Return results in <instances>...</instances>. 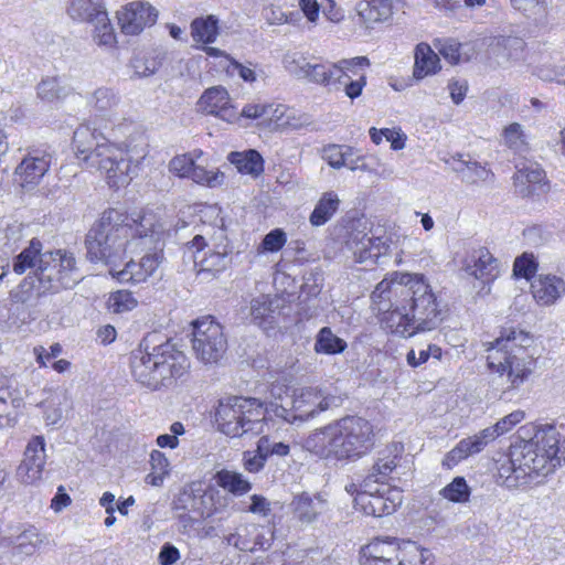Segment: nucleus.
Segmentation results:
<instances>
[{
    "label": "nucleus",
    "instance_id": "f257e3e1",
    "mask_svg": "<svg viewBox=\"0 0 565 565\" xmlns=\"http://www.w3.org/2000/svg\"><path fill=\"white\" fill-rule=\"evenodd\" d=\"M164 226L152 213L106 210L86 235L87 258L104 263L119 282H143L163 260Z\"/></svg>",
    "mask_w": 565,
    "mask_h": 565
},
{
    "label": "nucleus",
    "instance_id": "f03ea898",
    "mask_svg": "<svg viewBox=\"0 0 565 565\" xmlns=\"http://www.w3.org/2000/svg\"><path fill=\"white\" fill-rule=\"evenodd\" d=\"M404 287L395 291L402 296L397 310L386 318V329L404 338L435 330L443 321V310L430 285L423 275H398Z\"/></svg>",
    "mask_w": 565,
    "mask_h": 565
},
{
    "label": "nucleus",
    "instance_id": "7ed1b4c3",
    "mask_svg": "<svg viewBox=\"0 0 565 565\" xmlns=\"http://www.w3.org/2000/svg\"><path fill=\"white\" fill-rule=\"evenodd\" d=\"M565 460L559 448V433L554 426L539 428L529 440L514 443L510 448L509 466L500 468L508 487L526 484L534 476H547Z\"/></svg>",
    "mask_w": 565,
    "mask_h": 565
},
{
    "label": "nucleus",
    "instance_id": "20e7f679",
    "mask_svg": "<svg viewBox=\"0 0 565 565\" xmlns=\"http://www.w3.org/2000/svg\"><path fill=\"white\" fill-rule=\"evenodd\" d=\"M375 444L374 427L367 419L345 416L310 434L303 447L321 459L351 460L366 455Z\"/></svg>",
    "mask_w": 565,
    "mask_h": 565
},
{
    "label": "nucleus",
    "instance_id": "39448f33",
    "mask_svg": "<svg viewBox=\"0 0 565 565\" xmlns=\"http://www.w3.org/2000/svg\"><path fill=\"white\" fill-rule=\"evenodd\" d=\"M81 275L74 254L66 249L44 252L34 275H29L14 291L13 298L19 302H28L33 292L36 297L56 294L76 286Z\"/></svg>",
    "mask_w": 565,
    "mask_h": 565
},
{
    "label": "nucleus",
    "instance_id": "423d86ee",
    "mask_svg": "<svg viewBox=\"0 0 565 565\" xmlns=\"http://www.w3.org/2000/svg\"><path fill=\"white\" fill-rule=\"evenodd\" d=\"M533 342L530 332L503 328L500 337L488 343V366L500 375L507 373L510 387H519L534 366L533 354L529 352Z\"/></svg>",
    "mask_w": 565,
    "mask_h": 565
},
{
    "label": "nucleus",
    "instance_id": "0eeeda50",
    "mask_svg": "<svg viewBox=\"0 0 565 565\" xmlns=\"http://www.w3.org/2000/svg\"><path fill=\"white\" fill-rule=\"evenodd\" d=\"M75 156L86 168H93L106 175L110 188L124 186L127 181L128 163L118 161L120 152L103 132L90 124L79 125L73 134Z\"/></svg>",
    "mask_w": 565,
    "mask_h": 565
},
{
    "label": "nucleus",
    "instance_id": "6e6552de",
    "mask_svg": "<svg viewBox=\"0 0 565 565\" xmlns=\"http://www.w3.org/2000/svg\"><path fill=\"white\" fill-rule=\"evenodd\" d=\"M215 423L227 437H254L264 431L265 411L256 398L230 396L218 402Z\"/></svg>",
    "mask_w": 565,
    "mask_h": 565
},
{
    "label": "nucleus",
    "instance_id": "1a4fd4ad",
    "mask_svg": "<svg viewBox=\"0 0 565 565\" xmlns=\"http://www.w3.org/2000/svg\"><path fill=\"white\" fill-rule=\"evenodd\" d=\"M331 398L318 387L296 390L287 404L275 403L273 414L288 424H302L330 407Z\"/></svg>",
    "mask_w": 565,
    "mask_h": 565
},
{
    "label": "nucleus",
    "instance_id": "9d476101",
    "mask_svg": "<svg viewBox=\"0 0 565 565\" xmlns=\"http://www.w3.org/2000/svg\"><path fill=\"white\" fill-rule=\"evenodd\" d=\"M362 556L390 558L396 565H434L433 554L412 541L394 537H376L361 548Z\"/></svg>",
    "mask_w": 565,
    "mask_h": 565
},
{
    "label": "nucleus",
    "instance_id": "9b49d317",
    "mask_svg": "<svg viewBox=\"0 0 565 565\" xmlns=\"http://www.w3.org/2000/svg\"><path fill=\"white\" fill-rule=\"evenodd\" d=\"M525 417L523 411H514L501 418L495 425L482 429L480 433L460 440L444 458L443 466L451 469L461 460L479 454L484 447L497 437L510 431Z\"/></svg>",
    "mask_w": 565,
    "mask_h": 565
},
{
    "label": "nucleus",
    "instance_id": "f8f14e48",
    "mask_svg": "<svg viewBox=\"0 0 565 565\" xmlns=\"http://www.w3.org/2000/svg\"><path fill=\"white\" fill-rule=\"evenodd\" d=\"M192 350L195 358L204 364H215L227 350V339L222 326L211 316L192 322Z\"/></svg>",
    "mask_w": 565,
    "mask_h": 565
},
{
    "label": "nucleus",
    "instance_id": "ddd939ff",
    "mask_svg": "<svg viewBox=\"0 0 565 565\" xmlns=\"http://www.w3.org/2000/svg\"><path fill=\"white\" fill-rule=\"evenodd\" d=\"M354 507L366 515L381 518L392 514L403 501L402 492L388 484H373L365 487L361 483V491L354 498Z\"/></svg>",
    "mask_w": 565,
    "mask_h": 565
},
{
    "label": "nucleus",
    "instance_id": "4468645a",
    "mask_svg": "<svg viewBox=\"0 0 565 565\" xmlns=\"http://www.w3.org/2000/svg\"><path fill=\"white\" fill-rule=\"evenodd\" d=\"M52 153L47 148L31 147L14 170V182L24 189L35 188L50 170Z\"/></svg>",
    "mask_w": 565,
    "mask_h": 565
},
{
    "label": "nucleus",
    "instance_id": "2eb2a0df",
    "mask_svg": "<svg viewBox=\"0 0 565 565\" xmlns=\"http://www.w3.org/2000/svg\"><path fill=\"white\" fill-rule=\"evenodd\" d=\"M227 256L228 246L226 244L211 248L202 235H195L184 248V257L193 260L199 273L223 270L227 264Z\"/></svg>",
    "mask_w": 565,
    "mask_h": 565
},
{
    "label": "nucleus",
    "instance_id": "dca6fc26",
    "mask_svg": "<svg viewBox=\"0 0 565 565\" xmlns=\"http://www.w3.org/2000/svg\"><path fill=\"white\" fill-rule=\"evenodd\" d=\"M158 361L159 388L171 386L175 380L186 374L190 363L186 355L170 342L153 347Z\"/></svg>",
    "mask_w": 565,
    "mask_h": 565
},
{
    "label": "nucleus",
    "instance_id": "f3484780",
    "mask_svg": "<svg viewBox=\"0 0 565 565\" xmlns=\"http://www.w3.org/2000/svg\"><path fill=\"white\" fill-rule=\"evenodd\" d=\"M46 443L43 436H33L26 444L23 459L17 468V478L24 484H35L42 480L46 465Z\"/></svg>",
    "mask_w": 565,
    "mask_h": 565
},
{
    "label": "nucleus",
    "instance_id": "a211bd4d",
    "mask_svg": "<svg viewBox=\"0 0 565 565\" xmlns=\"http://www.w3.org/2000/svg\"><path fill=\"white\" fill-rule=\"evenodd\" d=\"M158 11L150 3L132 1L127 3L117 12L118 23L121 32L126 35H137L145 28L156 23Z\"/></svg>",
    "mask_w": 565,
    "mask_h": 565
},
{
    "label": "nucleus",
    "instance_id": "6ab92c4d",
    "mask_svg": "<svg viewBox=\"0 0 565 565\" xmlns=\"http://www.w3.org/2000/svg\"><path fill=\"white\" fill-rule=\"evenodd\" d=\"M406 273H393L390 278H384L380 281L371 295L372 309L376 315H384L382 321L386 324V318L390 313H394L397 310V302L402 296L395 292L401 287H404V279L397 277L398 275H405Z\"/></svg>",
    "mask_w": 565,
    "mask_h": 565
},
{
    "label": "nucleus",
    "instance_id": "aec40b11",
    "mask_svg": "<svg viewBox=\"0 0 565 565\" xmlns=\"http://www.w3.org/2000/svg\"><path fill=\"white\" fill-rule=\"evenodd\" d=\"M523 50L524 42L520 38H493L487 49L488 62L493 67L509 68L521 58Z\"/></svg>",
    "mask_w": 565,
    "mask_h": 565
},
{
    "label": "nucleus",
    "instance_id": "412c9836",
    "mask_svg": "<svg viewBox=\"0 0 565 565\" xmlns=\"http://www.w3.org/2000/svg\"><path fill=\"white\" fill-rule=\"evenodd\" d=\"M198 106L203 113L214 115L227 122L238 119V113L231 105L228 93L222 86L206 89L200 97Z\"/></svg>",
    "mask_w": 565,
    "mask_h": 565
},
{
    "label": "nucleus",
    "instance_id": "4be33fe9",
    "mask_svg": "<svg viewBox=\"0 0 565 565\" xmlns=\"http://www.w3.org/2000/svg\"><path fill=\"white\" fill-rule=\"evenodd\" d=\"M131 374L136 382L150 390H159L158 361L154 351L148 352L141 348L130 356Z\"/></svg>",
    "mask_w": 565,
    "mask_h": 565
},
{
    "label": "nucleus",
    "instance_id": "5701e85b",
    "mask_svg": "<svg viewBox=\"0 0 565 565\" xmlns=\"http://www.w3.org/2000/svg\"><path fill=\"white\" fill-rule=\"evenodd\" d=\"M463 270L484 282L493 281L500 273L498 259L484 247L468 254L463 262Z\"/></svg>",
    "mask_w": 565,
    "mask_h": 565
},
{
    "label": "nucleus",
    "instance_id": "b1692460",
    "mask_svg": "<svg viewBox=\"0 0 565 565\" xmlns=\"http://www.w3.org/2000/svg\"><path fill=\"white\" fill-rule=\"evenodd\" d=\"M403 449L401 444L393 443L381 450L370 472L362 481L365 482V487L370 488L371 483L379 486L386 484L385 481L396 468Z\"/></svg>",
    "mask_w": 565,
    "mask_h": 565
},
{
    "label": "nucleus",
    "instance_id": "393cba45",
    "mask_svg": "<svg viewBox=\"0 0 565 565\" xmlns=\"http://www.w3.org/2000/svg\"><path fill=\"white\" fill-rule=\"evenodd\" d=\"M120 152L118 161L128 163V175L124 186L129 184L136 175V170L148 153V141L143 132L136 131L124 141L122 147L117 146Z\"/></svg>",
    "mask_w": 565,
    "mask_h": 565
},
{
    "label": "nucleus",
    "instance_id": "a878e982",
    "mask_svg": "<svg viewBox=\"0 0 565 565\" xmlns=\"http://www.w3.org/2000/svg\"><path fill=\"white\" fill-rule=\"evenodd\" d=\"M534 299L541 306H552L565 295V281L555 275H540L531 282Z\"/></svg>",
    "mask_w": 565,
    "mask_h": 565
},
{
    "label": "nucleus",
    "instance_id": "bb28decb",
    "mask_svg": "<svg viewBox=\"0 0 565 565\" xmlns=\"http://www.w3.org/2000/svg\"><path fill=\"white\" fill-rule=\"evenodd\" d=\"M404 0H370L358 4L361 22L371 28L373 23L388 21Z\"/></svg>",
    "mask_w": 565,
    "mask_h": 565
},
{
    "label": "nucleus",
    "instance_id": "cd10ccee",
    "mask_svg": "<svg viewBox=\"0 0 565 565\" xmlns=\"http://www.w3.org/2000/svg\"><path fill=\"white\" fill-rule=\"evenodd\" d=\"M9 533H13V550L18 554L32 555L36 548L44 542V536L33 525L24 526H8Z\"/></svg>",
    "mask_w": 565,
    "mask_h": 565
},
{
    "label": "nucleus",
    "instance_id": "c85d7f7f",
    "mask_svg": "<svg viewBox=\"0 0 565 565\" xmlns=\"http://www.w3.org/2000/svg\"><path fill=\"white\" fill-rule=\"evenodd\" d=\"M104 0H70L66 12L68 17L78 22H94L105 13Z\"/></svg>",
    "mask_w": 565,
    "mask_h": 565
},
{
    "label": "nucleus",
    "instance_id": "c756f323",
    "mask_svg": "<svg viewBox=\"0 0 565 565\" xmlns=\"http://www.w3.org/2000/svg\"><path fill=\"white\" fill-rule=\"evenodd\" d=\"M227 160L239 173L257 178L264 172V159L257 150L233 151L228 153Z\"/></svg>",
    "mask_w": 565,
    "mask_h": 565
},
{
    "label": "nucleus",
    "instance_id": "7c9ffc66",
    "mask_svg": "<svg viewBox=\"0 0 565 565\" xmlns=\"http://www.w3.org/2000/svg\"><path fill=\"white\" fill-rule=\"evenodd\" d=\"M440 70L439 57L426 43H419L415 50V64L413 75L423 79Z\"/></svg>",
    "mask_w": 565,
    "mask_h": 565
},
{
    "label": "nucleus",
    "instance_id": "2f4dec72",
    "mask_svg": "<svg viewBox=\"0 0 565 565\" xmlns=\"http://www.w3.org/2000/svg\"><path fill=\"white\" fill-rule=\"evenodd\" d=\"M302 65L303 66L300 70H297L300 78H308L316 84L331 86L333 84V79L337 76H341L340 67L333 66V64L324 65L302 63Z\"/></svg>",
    "mask_w": 565,
    "mask_h": 565
},
{
    "label": "nucleus",
    "instance_id": "473e14b6",
    "mask_svg": "<svg viewBox=\"0 0 565 565\" xmlns=\"http://www.w3.org/2000/svg\"><path fill=\"white\" fill-rule=\"evenodd\" d=\"M42 243L33 238L29 246L17 255L12 263V269L15 274L22 275L28 269H33V274L42 259Z\"/></svg>",
    "mask_w": 565,
    "mask_h": 565
},
{
    "label": "nucleus",
    "instance_id": "72a5a7b5",
    "mask_svg": "<svg viewBox=\"0 0 565 565\" xmlns=\"http://www.w3.org/2000/svg\"><path fill=\"white\" fill-rule=\"evenodd\" d=\"M190 28L192 39L199 43L210 44L218 36V19L213 14L194 19Z\"/></svg>",
    "mask_w": 565,
    "mask_h": 565
},
{
    "label": "nucleus",
    "instance_id": "f704fd0d",
    "mask_svg": "<svg viewBox=\"0 0 565 565\" xmlns=\"http://www.w3.org/2000/svg\"><path fill=\"white\" fill-rule=\"evenodd\" d=\"M249 313L252 322L264 330L271 329L275 324L273 302L268 296H259L250 301Z\"/></svg>",
    "mask_w": 565,
    "mask_h": 565
},
{
    "label": "nucleus",
    "instance_id": "c9c22d12",
    "mask_svg": "<svg viewBox=\"0 0 565 565\" xmlns=\"http://www.w3.org/2000/svg\"><path fill=\"white\" fill-rule=\"evenodd\" d=\"M218 487L227 492L241 497L252 489V483L239 472L222 469L214 477Z\"/></svg>",
    "mask_w": 565,
    "mask_h": 565
},
{
    "label": "nucleus",
    "instance_id": "e433bc0d",
    "mask_svg": "<svg viewBox=\"0 0 565 565\" xmlns=\"http://www.w3.org/2000/svg\"><path fill=\"white\" fill-rule=\"evenodd\" d=\"M71 93L72 87L64 77H46L38 85L39 97L47 102L63 99Z\"/></svg>",
    "mask_w": 565,
    "mask_h": 565
},
{
    "label": "nucleus",
    "instance_id": "4c0bfd02",
    "mask_svg": "<svg viewBox=\"0 0 565 565\" xmlns=\"http://www.w3.org/2000/svg\"><path fill=\"white\" fill-rule=\"evenodd\" d=\"M338 195L333 192H327L318 201L312 211L309 221L313 226L324 225L337 212L339 207Z\"/></svg>",
    "mask_w": 565,
    "mask_h": 565
},
{
    "label": "nucleus",
    "instance_id": "58836bf2",
    "mask_svg": "<svg viewBox=\"0 0 565 565\" xmlns=\"http://www.w3.org/2000/svg\"><path fill=\"white\" fill-rule=\"evenodd\" d=\"M93 40L94 42L105 50H113L116 47L117 38L114 26L110 23L107 11L99 15L94 22Z\"/></svg>",
    "mask_w": 565,
    "mask_h": 565
},
{
    "label": "nucleus",
    "instance_id": "ea45409f",
    "mask_svg": "<svg viewBox=\"0 0 565 565\" xmlns=\"http://www.w3.org/2000/svg\"><path fill=\"white\" fill-rule=\"evenodd\" d=\"M347 349V342L337 337L329 327L320 329L316 337L315 351L323 354H339Z\"/></svg>",
    "mask_w": 565,
    "mask_h": 565
},
{
    "label": "nucleus",
    "instance_id": "a19ab883",
    "mask_svg": "<svg viewBox=\"0 0 565 565\" xmlns=\"http://www.w3.org/2000/svg\"><path fill=\"white\" fill-rule=\"evenodd\" d=\"M295 514L303 523H311L324 508L323 501L319 498H310L302 494L294 500Z\"/></svg>",
    "mask_w": 565,
    "mask_h": 565
},
{
    "label": "nucleus",
    "instance_id": "79ce46f5",
    "mask_svg": "<svg viewBox=\"0 0 565 565\" xmlns=\"http://www.w3.org/2000/svg\"><path fill=\"white\" fill-rule=\"evenodd\" d=\"M164 54L153 51L145 55H137L131 60V66L136 75L148 77L153 75L162 65Z\"/></svg>",
    "mask_w": 565,
    "mask_h": 565
},
{
    "label": "nucleus",
    "instance_id": "37998d69",
    "mask_svg": "<svg viewBox=\"0 0 565 565\" xmlns=\"http://www.w3.org/2000/svg\"><path fill=\"white\" fill-rule=\"evenodd\" d=\"M545 171L539 164H530L519 168L514 174L515 183L527 184V192H533L537 185L545 181Z\"/></svg>",
    "mask_w": 565,
    "mask_h": 565
},
{
    "label": "nucleus",
    "instance_id": "c03bdc74",
    "mask_svg": "<svg viewBox=\"0 0 565 565\" xmlns=\"http://www.w3.org/2000/svg\"><path fill=\"white\" fill-rule=\"evenodd\" d=\"M439 494L450 502L466 503L470 498V487L463 477H456L439 491Z\"/></svg>",
    "mask_w": 565,
    "mask_h": 565
},
{
    "label": "nucleus",
    "instance_id": "a18cd8bd",
    "mask_svg": "<svg viewBox=\"0 0 565 565\" xmlns=\"http://www.w3.org/2000/svg\"><path fill=\"white\" fill-rule=\"evenodd\" d=\"M120 97L109 87L97 88L92 97L90 104L100 113H107L118 106Z\"/></svg>",
    "mask_w": 565,
    "mask_h": 565
},
{
    "label": "nucleus",
    "instance_id": "49530a36",
    "mask_svg": "<svg viewBox=\"0 0 565 565\" xmlns=\"http://www.w3.org/2000/svg\"><path fill=\"white\" fill-rule=\"evenodd\" d=\"M370 62L367 57L365 56H358L351 60H342L337 64H333V66L340 67L341 70V76H337L333 79V84L331 86H334L335 88H339V86H343L345 88V83H350V81H353L352 77L349 75V72H353V67L355 66H369Z\"/></svg>",
    "mask_w": 565,
    "mask_h": 565
},
{
    "label": "nucleus",
    "instance_id": "de8ad7c7",
    "mask_svg": "<svg viewBox=\"0 0 565 565\" xmlns=\"http://www.w3.org/2000/svg\"><path fill=\"white\" fill-rule=\"evenodd\" d=\"M224 174L220 171H207L205 168L194 164L191 170V174L189 179L193 180L195 183L207 185V186H216L223 182Z\"/></svg>",
    "mask_w": 565,
    "mask_h": 565
},
{
    "label": "nucleus",
    "instance_id": "09e8293b",
    "mask_svg": "<svg viewBox=\"0 0 565 565\" xmlns=\"http://www.w3.org/2000/svg\"><path fill=\"white\" fill-rule=\"evenodd\" d=\"M372 161H377V157L369 156L362 157L360 166H358V170L373 173L383 179H391L394 174V170L392 167L384 164L382 162H377L379 167L372 166Z\"/></svg>",
    "mask_w": 565,
    "mask_h": 565
},
{
    "label": "nucleus",
    "instance_id": "8fccbe9b",
    "mask_svg": "<svg viewBox=\"0 0 565 565\" xmlns=\"http://www.w3.org/2000/svg\"><path fill=\"white\" fill-rule=\"evenodd\" d=\"M109 303L113 310L119 313L132 310L137 306V300L130 291L119 290L111 295Z\"/></svg>",
    "mask_w": 565,
    "mask_h": 565
},
{
    "label": "nucleus",
    "instance_id": "3c124183",
    "mask_svg": "<svg viewBox=\"0 0 565 565\" xmlns=\"http://www.w3.org/2000/svg\"><path fill=\"white\" fill-rule=\"evenodd\" d=\"M536 75L544 82H555L565 85V63L543 65L537 68Z\"/></svg>",
    "mask_w": 565,
    "mask_h": 565
},
{
    "label": "nucleus",
    "instance_id": "603ef678",
    "mask_svg": "<svg viewBox=\"0 0 565 565\" xmlns=\"http://www.w3.org/2000/svg\"><path fill=\"white\" fill-rule=\"evenodd\" d=\"M267 460V457L260 452L259 443L255 450H247L243 454V467L252 473L259 472Z\"/></svg>",
    "mask_w": 565,
    "mask_h": 565
},
{
    "label": "nucleus",
    "instance_id": "864d4df0",
    "mask_svg": "<svg viewBox=\"0 0 565 565\" xmlns=\"http://www.w3.org/2000/svg\"><path fill=\"white\" fill-rule=\"evenodd\" d=\"M348 151H351L349 146L330 145L323 149V159L331 167L339 169L343 167Z\"/></svg>",
    "mask_w": 565,
    "mask_h": 565
},
{
    "label": "nucleus",
    "instance_id": "5fc2aeb1",
    "mask_svg": "<svg viewBox=\"0 0 565 565\" xmlns=\"http://www.w3.org/2000/svg\"><path fill=\"white\" fill-rule=\"evenodd\" d=\"M466 168L459 171L463 174V180L468 183H477L478 181H487L491 177V172L478 162H462Z\"/></svg>",
    "mask_w": 565,
    "mask_h": 565
},
{
    "label": "nucleus",
    "instance_id": "6e6d98bb",
    "mask_svg": "<svg viewBox=\"0 0 565 565\" xmlns=\"http://www.w3.org/2000/svg\"><path fill=\"white\" fill-rule=\"evenodd\" d=\"M195 162L190 154L174 157L169 163V170L180 178H189Z\"/></svg>",
    "mask_w": 565,
    "mask_h": 565
},
{
    "label": "nucleus",
    "instance_id": "4d7b16f0",
    "mask_svg": "<svg viewBox=\"0 0 565 565\" xmlns=\"http://www.w3.org/2000/svg\"><path fill=\"white\" fill-rule=\"evenodd\" d=\"M536 270V264L532 255L523 254L518 257L513 265V273L516 277L531 279Z\"/></svg>",
    "mask_w": 565,
    "mask_h": 565
},
{
    "label": "nucleus",
    "instance_id": "13d9d810",
    "mask_svg": "<svg viewBox=\"0 0 565 565\" xmlns=\"http://www.w3.org/2000/svg\"><path fill=\"white\" fill-rule=\"evenodd\" d=\"M260 452L268 458L269 456L276 455L279 457L287 456L289 454V445L281 441H274L269 437L264 436L259 440Z\"/></svg>",
    "mask_w": 565,
    "mask_h": 565
},
{
    "label": "nucleus",
    "instance_id": "bf43d9fd",
    "mask_svg": "<svg viewBox=\"0 0 565 565\" xmlns=\"http://www.w3.org/2000/svg\"><path fill=\"white\" fill-rule=\"evenodd\" d=\"M286 241V233L280 228H275L265 235L262 247L266 252L275 253L282 248Z\"/></svg>",
    "mask_w": 565,
    "mask_h": 565
},
{
    "label": "nucleus",
    "instance_id": "052dcab7",
    "mask_svg": "<svg viewBox=\"0 0 565 565\" xmlns=\"http://www.w3.org/2000/svg\"><path fill=\"white\" fill-rule=\"evenodd\" d=\"M504 142L514 150H520L524 145L523 130L520 124L513 122L504 129Z\"/></svg>",
    "mask_w": 565,
    "mask_h": 565
},
{
    "label": "nucleus",
    "instance_id": "680f3d73",
    "mask_svg": "<svg viewBox=\"0 0 565 565\" xmlns=\"http://www.w3.org/2000/svg\"><path fill=\"white\" fill-rule=\"evenodd\" d=\"M271 110L273 105L270 104L252 103L243 107L242 111L238 114V117L243 116L248 119H258L268 117Z\"/></svg>",
    "mask_w": 565,
    "mask_h": 565
},
{
    "label": "nucleus",
    "instance_id": "e2e57ef3",
    "mask_svg": "<svg viewBox=\"0 0 565 565\" xmlns=\"http://www.w3.org/2000/svg\"><path fill=\"white\" fill-rule=\"evenodd\" d=\"M288 386L280 382H275L269 387V396L271 397V401L265 412H271L273 413V406L275 403L278 404H287L290 398L288 396Z\"/></svg>",
    "mask_w": 565,
    "mask_h": 565
},
{
    "label": "nucleus",
    "instance_id": "0e129e2a",
    "mask_svg": "<svg viewBox=\"0 0 565 565\" xmlns=\"http://www.w3.org/2000/svg\"><path fill=\"white\" fill-rule=\"evenodd\" d=\"M151 471L160 475H169V460L166 455L159 450H152L150 454Z\"/></svg>",
    "mask_w": 565,
    "mask_h": 565
},
{
    "label": "nucleus",
    "instance_id": "69168bd1",
    "mask_svg": "<svg viewBox=\"0 0 565 565\" xmlns=\"http://www.w3.org/2000/svg\"><path fill=\"white\" fill-rule=\"evenodd\" d=\"M450 97L456 105H459L466 97L468 84L465 81L451 79L448 84Z\"/></svg>",
    "mask_w": 565,
    "mask_h": 565
},
{
    "label": "nucleus",
    "instance_id": "338daca9",
    "mask_svg": "<svg viewBox=\"0 0 565 565\" xmlns=\"http://www.w3.org/2000/svg\"><path fill=\"white\" fill-rule=\"evenodd\" d=\"M158 558L161 565H172L180 558V552L171 543H166L162 545Z\"/></svg>",
    "mask_w": 565,
    "mask_h": 565
},
{
    "label": "nucleus",
    "instance_id": "774afa93",
    "mask_svg": "<svg viewBox=\"0 0 565 565\" xmlns=\"http://www.w3.org/2000/svg\"><path fill=\"white\" fill-rule=\"evenodd\" d=\"M249 511L254 514L267 516L270 513V502L260 494H253L250 497Z\"/></svg>",
    "mask_w": 565,
    "mask_h": 565
}]
</instances>
